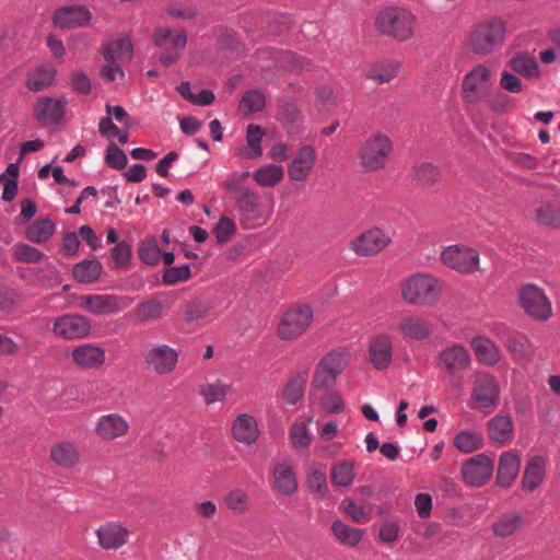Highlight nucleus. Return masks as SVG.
Instances as JSON below:
<instances>
[{
    "mask_svg": "<svg viewBox=\"0 0 560 560\" xmlns=\"http://www.w3.org/2000/svg\"><path fill=\"white\" fill-rule=\"evenodd\" d=\"M416 16L401 8L393 7L381 11L375 19L377 32L399 43L415 35Z\"/></svg>",
    "mask_w": 560,
    "mask_h": 560,
    "instance_id": "nucleus-2",
    "label": "nucleus"
},
{
    "mask_svg": "<svg viewBox=\"0 0 560 560\" xmlns=\"http://www.w3.org/2000/svg\"><path fill=\"white\" fill-rule=\"evenodd\" d=\"M514 425L510 416L498 415L488 421L489 438L500 444H505L513 439Z\"/></svg>",
    "mask_w": 560,
    "mask_h": 560,
    "instance_id": "nucleus-30",
    "label": "nucleus"
},
{
    "mask_svg": "<svg viewBox=\"0 0 560 560\" xmlns=\"http://www.w3.org/2000/svg\"><path fill=\"white\" fill-rule=\"evenodd\" d=\"M272 487L283 497H291L298 491V477L289 464L279 463L275 465L272 470Z\"/></svg>",
    "mask_w": 560,
    "mask_h": 560,
    "instance_id": "nucleus-27",
    "label": "nucleus"
},
{
    "mask_svg": "<svg viewBox=\"0 0 560 560\" xmlns=\"http://www.w3.org/2000/svg\"><path fill=\"white\" fill-rule=\"evenodd\" d=\"M283 177V168L279 165L269 164L256 170L253 173L254 180L262 187H273Z\"/></svg>",
    "mask_w": 560,
    "mask_h": 560,
    "instance_id": "nucleus-50",
    "label": "nucleus"
},
{
    "mask_svg": "<svg viewBox=\"0 0 560 560\" xmlns=\"http://www.w3.org/2000/svg\"><path fill=\"white\" fill-rule=\"evenodd\" d=\"M105 163L110 168L120 171L127 166L128 158L122 149L112 142L106 149Z\"/></svg>",
    "mask_w": 560,
    "mask_h": 560,
    "instance_id": "nucleus-56",
    "label": "nucleus"
},
{
    "mask_svg": "<svg viewBox=\"0 0 560 560\" xmlns=\"http://www.w3.org/2000/svg\"><path fill=\"white\" fill-rule=\"evenodd\" d=\"M402 299L408 304L428 305L438 300L436 280L423 273L410 277L402 287Z\"/></svg>",
    "mask_w": 560,
    "mask_h": 560,
    "instance_id": "nucleus-7",
    "label": "nucleus"
},
{
    "mask_svg": "<svg viewBox=\"0 0 560 560\" xmlns=\"http://www.w3.org/2000/svg\"><path fill=\"white\" fill-rule=\"evenodd\" d=\"M56 225L49 219H38L25 230V237L34 244H42L49 241L55 234Z\"/></svg>",
    "mask_w": 560,
    "mask_h": 560,
    "instance_id": "nucleus-36",
    "label": "nucleus"
},
{
    "mask_svg": "<svg viewBox=\"0 0 560 560\" xmlns=\"http://www.w3.org/2000/svg\"><path fill=\"white\" fill-rule=\"evenodd\" d=\"M520 468V455L513 452H503L499 458L497 485L501 488H510L518 476Z\"/></svg>",
    "mask_w": 560,
    "mask_h": 560,
    "instance_id": "nucleus-28",
    "label": "nucleus"
},
{
    "mask_svg": "<svg viewBox=\"0 0 560 560\" xmlns=\"http://www.w3.org/2000/svg\"><path fill=\"white\" fill-rule=\"evenodd\" d=\"M171 43L174 48L184 49L187 44V35L184 31L173 34L171 28H158L153 34V43L158 47H163Z\"/></svg>",
    "mask_w": 560,
    "mask_h": 560,
    "instance_id": "nucleus-51",
    "label": "nucleus"
},
{
    "mask_svg": "<svg viewBox=\"0 0 560 560\" xmlns=\"http://www.w3.org/2000/svg\"><path fill=\"white\" fill-rule=\"evenodd\" d=\"M12 256L16 261L36 264L45 257V254L34 246L20 243L13 247Z\"/></svg>",
    "mask_w": 560,
    "mask_h": 560,
    "instance_id": "nucleus-52",
    "label": "nucleus"
},
{
    "mask_svg": "<svg viewBox=\"0 0 560 560\" xmlns=\"http://www.w3.org/2000/svg\"><path fill=\"white\" fill-rule=\"evenodd\" d=\"M331 532L336 539L345 546L357 547L362 540L363 530L352 527L341 520H336L331 524Z\"/></svg>",
    "mask_w": 560,
    "mask_h": 560,
    "instance_id": "nucleus-37",
    "label": "nucleus"
},
{
    "mask_svg": "<svg viewBox=\"0 0 560 560\" xmlns=\"http://www.w3.org/2000/svg\"><path fill=\"white\" fill-rule=\"evenodd\" d=\"M316 161V152L311 145H303L288 166V175L294 182H302L310 175Z\"/></svg>",
    "mask_w": 560,
    "mask_h": 560,
    "instance_id": "nucleus-24",
    "label": "nucleus"
},
{
    "mask_svg": "<svg viewBox=\"0 0 560 560\" xmlns=\"http://www.w3.org/2000/svg\"><path fill=\"white\" fill-rule=\"evenodd\" d=\"M238 107L245 115L262 112L266 107L265 94L258 89L248 90L240 101Z\"/></svg>",
    "mask_w": 560,
    "mask_h": 560,
    "instance_id": "nucleus-48",
    "label": "nucleus"
},
{
    "mask_svg": "<svg viewBox=\"0 0 560 560\" xmlns=\"http://www.w3.org/2000/svg\"><path fill=\"white\" fill-rule=\"evenodd\" d=\"M506 24L500 18H491L475 25L470 47L478 55H488L499 47L505 37Z\"/></svg>",
    "mask_w": 560,
    "mask_h": 560,
    "instance_id": "nucleus-3",
    "label": "nucleus"
},
{
    "mask_svg": "<svg viewBox=\"0 0 560 560\" xmlns=\"http://www.w3.org/2000/svg\"><path fill=\"white\" fill-rule=\"evenodd\" d=\"M129 430L128 421L118 413L102 416L95 427V433L105 441L124 436Z\"/></svg>",
    "mask_w": 560,
    "mask_h": 560,
    "instance_id": "nucleus-25",
    "label": "nucleus"
},
{
    "mask_svg": "<svg viewBox=\"0 0 560 560\" xmlns=\"http://www.w3.org/2000/svg\"><path fill=\"white\" fill-rule=\"evenodd\" d=\"M509 66L515 73L526 79H536L540 75V67L537 60L526 52L516 54L510 59Z\"/></svg>",
    "mask_w": 560,
    "mask_h": 560,
    "instance_id": "nucleus-34",
    "label": "nucleus"
},
{
    "mask_svg": "<svg viewBox=\"0 0 560 560\" xmlns=\"http://www.w3.org/2000/svg\"><path fill=\"white\" fill-rule=\"evenodd\" d=\"M471 398L480 409L495 408L500 399L497 380L490 375L476 380Z\"/></svg>",
    "mask_w": 560,
    "mask_h": 560,
    "instance_id": "nucleus-18",
    "label": "nucleus"
},
{
    "mask_svg": "<svg viewBox=\"0 0 560 560\" xmlns=\"http://www.w3.org/2000/svg\"><path fill=\"white\" fill-rule=\"evenodd\" d=\"M50 459L61 468L73 467L79 462V452L71 442H59L50 447Z\"/></svg>",
    "mask_w": 560,
    "mask_h": 560,
    "instance_id": "nucleus-31",
    "label": "nucleus"
},
{
    "mask_svg": "<svg viewBox=\"0 0 560 560\" xmlns=\"http://www.w3.org/2000/svg\"><path fill=\"white\" fill-rule=\"evenodd\" d=\"M144 362L156 374H170L176 368L178 352L168 345L154 346L145 352Z\"/></svg>",
    "mask_w": 560,
    "mask_h": 560,
    "instance_id": "nucleus-16",
    "label": "nucleus"
},
{
    "mask_svg": "<svg viewBox=\"0 0 560 560\" xmlns=\"http://www.w3.org/2000/svg\"><path fill=\"white\" fill-rule=\"evenodd\" d=\"M80 241L75 232H67L61 238L59 252L66 257H73L78 254Z\"/></svg>",
    "mask_w": 560,
    "mask_h": 560,
    "instance_id": "nucleus-63",
    "label": "nucleus"
},
{
    "mask_svg": "<svg viewBox=\"0 0 560 560\" xmlns=\"http://www.w3.org/2000/svg\"><path fill=\"white\" fill-rule=\"evenodd\" d=\"M517 301L524 313L536 322H547L552 316L550 300L545 291L534 283L520 287Z\"/></svg>",
    "mask_w": 560,
    "mask_h": 560,
    "instance_id": "nucleus-4",
    "label": "nucleus"
},
{
    "mask_svg": "<svg viewBox=\"0 0 560 560\" xmlns=\"http://www.w3.org/2000/svg\"><path fill=\"white\" fill-rule=\"evenodd\" d=\"M132 43L128 36H121L110 42L104 49V59L107 62L127 61L132 57Z\"/></svg>",
    "mask_w": 560,
    "mask_h": 560,
    "instance_id": "nucleus-35",
    "label": "nucleus"
},
{
    "mask_svg": "<svg viewBox=\"0 0 560 560\" xmlns=\"http://www.w3.org/2000/svg\"><path fill=\"white\" fill-rule=\"evenodd\" d=\"M133 302L131 296L114 294H90L81 298L80 305L85 311L101 316L114 314L128 308Z\"/></svg>",
    "mask_w": 560,
    "mask_h": 560,
    "instance_id": "nucleus-10",
    "label": "nucleus"
},
{
    "mask_svg": "<svg viewBox=\"0 0 560 560\" xmlns=\"http://www.w3.org/2000/svg\"><path fill=\"white\" fill-rule=\"evenodd\" d=\"M300 113L299 106L289 102L281 107L277 118L283 126L292 127L298 121Z\"/></svg>",
    "mask_w": 560,
    "mask_h": 560,
    "instance_id": "nucleus-62",
    "label": "nucleus"
},
{
    "mask_svg": "<svg viewBox=\"0 0 560 560\" xmlns=\"http://www.w3.org/2000/svg\"><path fill=\"white\" fill-rule=\"evenodd\" d=\"M73 363L81 369H97L105 363V349L93 345L84 343L78 346L70 354Z\"/></svg>",
    "mask_w": 560,
    "mask_h": 560,
    "instance_id": "nucleus-23",
    "label": "nucleus"
},
{
    "mask_svg": "<svg viewBox=\"0 0 560 560\" xmlns=\"http://www.w3.org/2000/svg\"><path fill=\"white\" fill-rule=\"evenodd\" d=\"M249 176L248 171L235 172L222 183V187L233 195L235 217L245 230L261 228L272 215V206L248 186Z\"/></svg>",
    "mask_w": 560,
    "mask_h": 560,
    "instance_id": "nucleus-1",
    "label": "nucleus"
},
{
    "mask_svg": "<svg viewBox=\"0 0 560 560\" xmlns=\"http://www.w3.org/2000/svg\"><path fill=\"white\" fill-rule=\"evenodd\" d=\"M470 363V353L462 343L446 346L438 355L439 368L450 376L467 370Z\"/></svg>",
    "mask_w": 560,
    "mask_h": 560,
    "instance_id": "nucleus-14",
    "label": "nucleus"
},
{
    "mask_svg": "<svg viewBox=\"0 0 560 560\" xmlns=\"http://www.w3.org/2000/svg\"><path fill=\"white\" fill-rule=\"evenodd\" d=\"M392 152V142L383 133L370 136L359 149L360 165L365 172H375L385 166Z\"/></svg>",
    "mask_w": 560,
    "mask_h": 560,
    "instance_id": "nucleus-5",
    "label": "nucleus"
},
{
    "mask_svg": "<svg viewBox=\"0 0 560 560\" xmlns=\"http://www.w3.org/2000/svg\"><path fill=\"white\" fill-rule=\"evenodd\" d=\"M369 359L377 371H384L389 366L393 360V342L389 335L380 334L371 339Z\"/></svg>",
    "mask_w": 560,
    "mask_h": 560,
    "instance_id": "nucleus-19",
    "label": "nucleus"
},
{
    "mask_svg": "<svg viewBox=\"0 0 560 560\" xmlns=\"http://www.w3.org/2000/svg\"><path fill=\"white\" fill-rule=\"evenodd\" d=\"M347 365L346 353L332 350L322 358L316 366L313 386L317 389L331 387Z\"/></svg>",
    "mask_w": 560,
    "mask_h": 560,
    "instance_id": "nucleus-9",
    "label": "nucleus"
},
{
    "mask_svg": "<svg viewBox=\"0 0 560 560\" xmlns=\"http://www.w3.org/2000/svg\"><path fill=\"white\" fill-rule=\"evenodd\" d=\"M265 131L259 125L249 124L246 128V142L249 150H243L240 154L245 159L259 158L262 154L261 140Z\"/></svg>",
    "mask_w": 560,
    "mask_h": 560,
    "instance_id": "nucleus-45",
    "label": "nucleus"
},
{
    "mask_svg": "<svg viewBox=\"0 0 560 560\" xmlns=\"http://www.w3.org/2000/svg\"><path fill=\"white\" fill-rule=\"evenodd\" d=\"M190 277V266L188 264H184L166 268L163 272L162 280L166 285H174L178 282L188 280Z\"/></svg>",
    "mask_w": 560,
    "mask_h": 560,
    "instance_id": "nucleus-55",
    "label": "nucleus"
},
{
    "mask_svg": "<svg viewBox=\"0 0 560 560\" xmlns=\"http://www.w3.org/2000/svg\"><path fill=\"white\" fill-rule=\"evenodd\" d=\"M210 312V307L207 303L200 301H194L186 306L185 320L187 323L198 322L205 318Z\"/></svg>",
    "mask_w": 560,
    "mask_h": 560,
    "instance_id": "nucleus-61",
    "label": "nucleus"
},
{
    "mask_svg": "<svg viewBox=\"0 0 560 560\" xmlns=\"http://www.w3.org/2000/svg\"><path fill=\"white\" fill-rule=\"evenodd\" d=\"M479 253L466 245H451L441 253V261L460 275H471L479 269Z\"/></svg>",
    "mask_w": 560,
    "mask_h": 560,
    "instance_id": "nucleus-8",
    "label": "nucleus"
},
{
    "mask_svg": "<svg viewBox=\"0 0 560 560\" xmlns=\"http://www.w3.org/2000/svg\"><path fill=\"white\" fill-rule=\"evenodd\" d=\"M491 78V72L485 65H479L469 71L463 80L464 100L467 103L476 104L481 100L479 90L485 86Z\"/></svg>",
    "mask_w": 560,
    "mask_h": 560,
    "instance_id": "nucleus-21",
    "label": "nucleus"
},
{
    "mask_svg": "<svg viewBox=\"0 0 560 560\" xmlns=\"http://www.w3.org/2000/svg\"><path fill=\"white\" fill-rule=\"evenodd\" d=\"M56 73L54 67H38L28 74L26 86L32 92L44 91L52 84Z\"/></svg>",
    "mask_w": 560,
    "mask_h": 560,
    "instance_id": "nucleus-41",
    "label": "nucleus"
},
{
    "mask_svg": "<svg viewBox=\"0 0 560 560\" xmlns=\"http://www.w3.org/2000/svg\"><path fill=\"white\" fill-rule=\"evenodd\" d=\"M500 86L510 93H521L523 91V83L517 77V73L504 70L501 73Z\"/></svg>",
    "mask_w": 560,
    "mask_h": 560,
    "instance_id": "nucleus-64",
    "label": "nucleus"
},
{
    "mask_svg": "<svg viewBox=\"0 0 560 560\" xmlns=\"http://www.w3.org/2000/svg\"><path fill=\"white\" fill-rule=\"evenodd\" d=\"M161 255L162 252L155 236H147L140 242L138 256L143 264L148 266H155L159 264Z\"/></svg>",
    "mask_w": 560,
    "mask_h": 560,
    "instance_id": "nucleus-49",
    "label": "nucleus"
},
{
    "mask_svg": "<svg viewBox=\"0 0 560 560\" xmlns=\"http://www.w3.org/2000/svg\"><path fill=\"white\" fill-rule=\"evenodd\" d=\"M523 522V517L517 512L502 514L497 522L493 523V532L498 537L506 538L515 534Z\"/></svg>",
    "mask_w": 560,
    "mask_h": 560,
    "instance_id": "nucleus-42",
    "label": "nucleus"
},
{
    "mask_svg": "<svg viewBox=\"0 0 560 560\" xmlns=\"http://www.w3.org/2000/svg\"><path fill=\"white\" fill-rule=\"evenodd\" d=\"M164 304L156 299L143 301L135 308V317L140 323L160 319L164 316Z\"/></svg>",
    "mask_w": 560,
    "mask_h": 560,
    "instance_id": "nucleus-43",
    "label": "nucleus"
},
{
    "mask_svg": "<svg viewBox=\"0 0 560 560\" xmlns=\"http://www.w3.org/2000/svg\"><path fill=\"white\" fill-rule=\"evenodd\" d=\"M91 322L81 314L69 313L55 318L52 334L65 340L83 339L91 334Z\"/></svg>",
    "mask_w": 560,
    "mask_h": 560,
    "instance_id": "nucleus-11",
    "label": "nucleus"
},
{
    "mask_svg": "<svg viewBox=\"0 0 560 560\" xmlns=\"http://www.w3.org/2000/svg\"><path fill=\"white\" fill-rule=\"evenodd\" d=\"M236 231L235 222L231 218L222 215L212 232L219 244H225L236 234Z\"/></svg>",
    "mask_w": 560,
    "mask_h": 560,
    "instance_id": "nucleus-53",
    "label": "nucleus"
},
{
    "mask_svg": "<svg viewBox=\"0 0 560 560\" xmlns=\"http://www.w3.org/2000/svg\"><path fill=\"white\" fill-rule=\"evenodd\" d=\"M290 440L293 447L302 450L308 447L311 436L307 431V425L304 422H295L290 429Z\"/></svg>",
    "mask_w": 560,
    "mask_h": 560,
    "instance_id": "nucleus-59",
    "label": "nucleus"
},
{
    "mask_svg": "<svg viewBox=\"0 0 560 560\" xmlns=\"http://www.w3.org/2000/svg\"><path fill=\"white\" fill-rule=\"evenodd\" d=\"M248 495L242 489L231 490L224 498V503L234 513H245L248 510Z\"/></svg>",
    "mask_w": 560,
    "mask_h": 560,
    "instance_id": "nucleus-54",
    "label": "nucleus"
},
{
    "mask_svg": "<svg viewBox=\"0 0 560 560\" xmlns=\"http://www.w3.org/2000/svg\"><path fill=\"white\" fill-rule=\"evenodd\" d=\"M547 459L541 455L532 456L523 472L522 490L528 493L534 492L545 480Z\"/></svg>",
    "mask_w": 560,
    "mask_h": 560,
    "instance_id": "nucleus-26",
    "label": "nucleus"
},
{
    "mask_svg": "<svg viewBox=\"0 0 560 560\" xmlns=\"http://www.w3.org/2000/svg\"><path fill=\"white\" fill-rule=\"evenodd\" d=\"M259 433L257 421L250 415L242 413L233 422V438L247 446L257 442Z\"/></svg>",
    "mask_w": 560,
    "mask_h": 560,
    "instance_id": "nucleus-29",
    "label": "nucleus"
},
{
    "mask_svg": "<svg viewBox=\"0 0 560 560\" xmlns=\"http://www.w3.org/2000/svg\"><path fill=\"white\" fill-rule=\"evenodd\" d=\"M102 264L96 259H84L73 266V278L80 283H92L98 280L102 273Z\"/></svg>",
    "mask_w": 560,
    "mask_h": 560,
    "instance_id": "nucleus-38",
    "label": "nucleus"
},
{
    "mask_svg": "<svg viewBox=\"0 0 560 560\" xmlns=\"http://www.w3.org/2000/svg\"><path fill=\"white\" fill-rule=\"evenodd\" d=\"M397 330L406 340L421 341L431 336L433 326L431 322L424 317L407 315L399 320Z\"/></svg>",
    "mask_w": 560,
    "mask_h": 560,
    "instance_id": "nucleus-20",
    "label": "nucleus"
},
{
    "mask_svg": "<svg viewBox=\"0 0 560 560\" xmlns=\"http://www.w3.org/2000/svg\"><path fill=\"white\" fill-rule=\"evenodd\" d=\"M410 175L412 179L422 188H430L438 184L441 179L440 170L429 162L413 166Z\"/></svg>",
    "mask_w": 560,
    "mask_h": 560,
    "instance_id": "nucleus-39",
    "label": "nucleus"
},
{
    "mask_svg": "<svg viewBox=\"0 0 560 560\" xmlns=\"http://www.w3.org/2000/svg\"><path fill=\"white\" fill-rule=\"evenodd\" d=\"M400 65L396 61H382L372 66L366 77L377 83H387L392 81L399 71Z\"/></svg>",
    "mask_w": 560,
    "mask_h": 560,
    "instance_id": "nucleus-46",
    "label": "nucleus"
},
{
    "mask_svg": "<svg viewBox=\"0 0 560 560\" xmlns=\"http://www.w3.org/2000/svg\"><path fill=\"white\" fill-rule=\"evenodd\" d=\"M494 463L486 454H478L466 459L462 465V476L466 485L471 487H482L492 477Z\"/></svg>",
    "mask_w": 560,
    "mask_h": 560,
    "instance_id": "nucleus-12",
    "label": "nucleus"
},
{
    "mask_svg": "<svg viewBox=\"0 0 560 560\" xmlns=\"http://www.w3.org/2000/svg\"><path fill=\"white\" fill-rule=\"evenodd\" d=\"M308 370L304 369L296 372L290 377L283 387L282 399L285 404L293 406L303 397L306 382H307Z\"/></svg>",
    "mask_w": 560,
    "mask_h": 560,
    "instance_id": "nucleus-32",
    "label": "nucleus"
},
{
    "mask_svg": "<svg viewBox=\"0 0 560 560\" xmlns=\"http://www.w3.org/2000/svg\"><path fill=\"white\" fill-rule=\"evenodd\" d=\"M110 257L117 268L126 267L131 258V247L126 241L118 242L113 247Z\"/></svg>",
    "mask_w": 560,
    "mask_h": 560,
    "instance_id": "nucleus-60",
    "label": "nucleus"
},
{
    "mask_svg": "<svg viewBox=\"0 0 560 560\" xmlns=\"http://www.w3.org/2000/svg\"><path fill=\"white\" fill-rule=\"evenodd\" d=\"M471 346L480 363L492 366L500 361V350L490 339L477 336L472 339Z\"/></svg>",
    "mask_w": 560,
    "mask_h": 560,
    "instance_id": "nucleus-33",
    "label": "nucleus"
},
{
    "mask_svg": "<svg viewBox=\"0 0 560 560\" xmlns=\"http://www.w3.org/2000/svg\"><path fill=\"white\" fill-rule=\"evenodd\" d=\"M390 243V237L381 229H371L350 243V248L359 256H373Z\"/></svg>",
    "mask_w": 560,
    "mask_h": 560,
    "instance_id": "nucleus-17",
    "label": "nucleus"
},
{
    "mask_svg": "<svg viewBox=\"0 0 560 560\" xmlns=\"http://www.w3.org/2000/svg\"><path fill=\"white\" fill-rule=\"evenodd\" d=\"M314 312L307 304L288 310L280 319L277 328L281 340H294L302 336L311 326Z\"/></svg>",
    "mask_w": 560,
    "mask_h": 560,
    "instance_id": "nucleus-6",
    "label": "nucleus"
},
{
    "mask_svg": "<svg viewBox=\"0 0 560 560\" xmlns=\"http://www.w3.org/2000/svg\"><path fill=\"white\" fill-rule=\"evenodd\" d=\"M229 388L230 386L217 382L203 386L200 390V394L203 397L206 404L211 405L217 401H222L225 398Z\"/></svg>",
    "mask_w": 560,
    "mask_h": 560,
    "instance_id": "nucleus-58",
    "label": "nucleus"
},
{
    "mask_svg": "<svg viewBox=\"0 0 560 560\" xmlns=\"http://www.w3.org/2000/svg\"><path fill=\"white\" fill-rule=\"evenodd\" d=\"M454 446L462 453H472L483 446V434L474 430H463L454 438Z\"/></svg>",
    "mask_w": 560,
    "mask_h": 560,
    "instance_id": "nucleus-44",
    "label": "nucleus"
},
{
    "mask_svg": "<svg viewBox=\"0 0 560 560\" xmlns=\"http://www.w3.org/2000/svg\"><path fill=\"white\" fill-rule=\"evenodd\" d=\"M307 488L316 493L319 499H323L327 494V477L320 469L312 470L307 476Z\"/></svg>",
    "mask_w": 560,
    "mask_h": 560,
    "instance_id": "nucleus-57",
    "label": "nucleus"
},
{
    "mask_svg": "<svg viewBox=\"0 0 560 560\" xmlns=\"http://www.w3.org/2000/svg\"><path fill=\"white\" fill-rule=\"evenodd\" d=\"M67 105L68 101L63 96L59 98L42 96L34 106V116L42 126L54 127L62 120Z\"/></svg>",
    "mask_w": 560,
    "mask_h": 560,
    "instance_id": "nucleus-15",
    "label": "nucleus"
},
{
    "mask_svg": "<svg viewBox=\"0 0 560 560\" xmlns=\"http://www.w3.org/2000/svg\"><path fill=\"white\" fill-rule=\"evenodd\" d=\"M355 474L352 462L342 460L331 467L330 479L336 487H350L353 483Z\"/></svg>",
    "mask_w": 560,
    "mask_h": 560,
    "instance_id": "nucleus-47",
    "label": "nucleus"
},
{
    "mask_svg": "<svg viewBox=\"0 0 560 560\" xmlns=\"http://www.w3.org/2000/svg\"><path fill=\"white\" fill-rule=\"evenodd\" d=\"M98 545L105 550H117L127 544L129 530L116 522H107L96 529Z\"/></svg>",
    "mask_w": 560,
    "mask_h": 560,
    "instance_id": "nucleus-22",
    "label": "nucleus"
},
{
    "mask_svg": "<svg viewBox=\"0 0 560 560\" xmlns=\"http://www.w3.org/2000/svg\"><path fill=\"white\" fill-rule=\"evenodd\" d=\"M91 11L83 4L65 5L51 15V23L61 31L84 27L90 24Z\"/></svg>",
    "mask_w": 560,
    "mask_h": 560,
    "instance_id": "nucleus-13",
    "label": "nucleus"
},
{
    "mask_svg": "<svg viewBox=\"0 0 560 560\" xmlns=\"http://www.w3.org/2000/svg\"><path fill=\"white\" fill-rule=\"evenodd\" d=\"M536 220L541 225L560 229V199L555 198L538 207Z\"/></svg>",
    "mask_w": 560,
    "mask_h": 560,
    "instance_id": "nucleus-40",
    "label": "nucleus"
}]
</instances>
